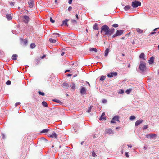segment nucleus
<instances>
[{
    "label": "nucleus",
    "mask_w": 159,
    "mask_h": 159,
    "mask_svg": "<svg viewBox=\"0 0 159 159\" xmlns=\"http://www.w3.org/2000/svg\"><path fill=\"white\" fill-rule=\"evenodd\" d=\"M50 20L51 22L52 23H53L55 22V21L52 19L51 17H50Z\"/></svg>",
    "instance_id": "37"
},
{
    "label": "nucleus",
    "mask_w": 159,
    "mask_h": 159,
    "mask_svg": "<svg viewBox=\"0 0 159 159\" xmlns=\"http://www.w3.org/2000/svg\"><path fill=\"white\" fill-rule=\"evenodd\" d=\"M45 55H43V56L41 57V59H43L45 57Z\"/></svg>",
    "instance_id": "58"
},
{
    "label": "nucleus",
    "mask_w": 159,
    "mask_h": 159,
    "mask_svg": "<svg viewBox=\"0 0 159 159\" xmlns=\"http://www.w3.org/2000/svg\"><path fill=\"white\" fill-rule=\"evenodd\" d=\"M53 101L55 102H56L57 103H59L60 102H61V101L60 100H58L56 99H54L53 100Z\"/></svg>",
    "instance_id": "39"
},
{
    "label": "nucleus",
    "mask_w": 159,
    "mask_h": 159,
    "mask_svg": "<svg viewBox=\"0 0 159 159\" xmlns=\"http://www.w3.org/2000/svg\"><path fill=\"white\" fill-rule=\"evenodd\" d=\"M130 33H129L128 34H126L125 35V36L122 37L121 38V39H123V40L125 39H126L127 38H126V37H127L129 36V35L130 34Z\"/></svg>",
    "instance_id": "23"
},
{
    "label": "nucleus",
    "mask_w": 159,
    "mask_h": 159,
    "mask_svg": "<svg viewBox=\"0 0 159 159\" xmlns=\"http://www.w3.org/2000/svg\"><path fill=\"white\" fill-rule=\"evenodd\" d=\"M69 20V19H66L65 20L62 21V24L61 25V26H68L67 22Z\"/></svg>",
    "instance_id": "12"
},
{
    "label": "nucleus",
    "mask_w": 159,
    "mask_h": 159,
    "mask_svg": "<svg viewBox=\"0 0 159 159\" xmlns=\"http://www.w3.org/2000/svg\"><path fill=\"white\" fill-rule=\"evenodd\" d=\"M139 6V2L137 0L133 1L131 3V6L134 8H136Z\"/></svg>",
    "instance_id": "3"
},
{
    "label": "nucleus",
    "mask_w": 159,
    "mask_h": 159,
    "mask_svg": "<svg viewBox=\"0 0 159 159\" xmlns=\"http://www.w3.org/2000/svg\"><path fill=\"white\" fill-rule=\"evenodd\" d=\"M105 114L104 112H103L102 115L101 116L100 119L99 120H106V117L105 116Z\"/></svg>",
    "instance_id": "14"
},
{
    "label": "nucleus",
    "mask_w": 159,
    "mask_h": 159,
    "mask_svg": "<svg viewBox=\"0 0 159 159\" xmlns=\"http://www.w3.org/2000/svg\"><path fill=\"white\" fill-rule=\"evenodd\" d=\"M49 41L51 43H55L56 41V40L55 39H54L52 38H50L49 39Z\"/></svg>",
    "instance_id": "25"
},
{
    "label": "nucleus",
    "mask_w": 159,
    "mask_h": 159,
    "mask_svg": "<svg viewBox=\"0 0 159 159\" xmlns=\"http://www.w3.org/2000/svg\"><path fill=\"white\" fill-rule=\"evenodd\" d=\"M131 91V89H127L126 91V93L127 94H129L130 93V92Z\"/></svg>",
    "instance_id": "36"
},
{
    "label": "nucleus",
    "mask_w": 159,
    "mask_h": 159,
    "mask_svg": "<svg viewBox=\"0 0 159 159\" xmlns=\"http://www.w3.org/2000/svg\"><path fill=\"white\" fill-rule=\"evenodd\" d=\"M36 45L35 43H31L30 45V47L31 48H34L35 47Z\"/></svg>",
    "instance_id": "30"
},
{
    "label": "nucleus",
    "mask_w": 159,
    "mask_h": 159,
    "mask_svg": "<svg viewBox=\"0 0 159 159\" xmlns=\"http://www.w3.org/2000/svg\"><path fill=\"white\" fill-rule=\"evenodd\" d=\"M71 22L72 23H77L76 21L75 20H71Z\"/></svg>",
    "instance_id": "43"
},
{
    "label": "nucleus",
    "mask_w": 159,
    "mask_h": 159,
    "mask_svg": "<svg viewBox=\"0 0 159 159\" xmlns=\"http://www.w3.org/2000/svg\"><path fill=\"white\" fill-rule=\"evenodd\" d=\"M121 93H124V91L123 90H121Z\"/></svg>",
    "instance_id": "63"
},
{
    "label": "nucleus",
    "mask_w": 159,
    "mask_h": 159,
    "mask_svg": "<svg viewBox=\"0 0 159 159\" xmlns=\"http://www.w3.org/2000/svg\"><path fill=\"white\" fill-rule=\"evenodd\" d=\"M101 33H104L103 34V35H107L108 36L110 35V29L108 26L107 25H104L102 26L101 28Z\"/></svg>",
    "instance_id": "1"
},
{
    "label": "nucleus",
    "mask_w": 159,
    "mask_h": 159,
    "mask_svg": "<svg viewBox=\"0 0 159 159\" xmlns=\"http://www.w3.org/2000/svg\"><path fill=\"white\" fill-rule=\"evenodd\" d=\"M92 107V106H91L90 107H89V109L88 110V112L89 113L90 112H91V110Z\"/></svg>",
    "instance_id": "44"
},
{
    "label": "nucleus",
    "mask_w": 159,
    "mask_h": 159,
    "mask_svg": "<svg viewBox=\"0 0 159 159\" xmlns=\"http://www.w3.org/2000/svg\"><path fill=\"white\" fill-rule=\"evenodd\" d=\"M139 125V120H138L135 123V125L136 126H137Z\"/></svg>",
    "instance_id": "40"
},
{
    "label": "nucleus",
    "mask_w": 159,
    "mask_h": 159,
    "mask_svg": "<svg viewBox=\"0 0 159 159\" xmlns=\"http://www.w3.org/2000/svg\"><path fill=\"white\" fill-rule=\"evenodd\" d=\"M93 29L95 30H98L99 29L98 27V24L97 23H95L93 26Z\"/></svg>",
    "instance_id": "17"
},
{
    "label": "nucleus",
    "mask_w": 159,
    "mask_h": 159,
    "mask_svg": "<svg viewBox=\"0 0 159 159\" xmlns=\"http://www.w3.org/2000/svg\"><path fill=\"white\" fill-rule=\"evenodd\" d=\"M146 69V64L144 62H141L140 64V70L142 72H143L145 71Z\"/></svg>",
    "instance_id": "2"
},
{
    "label": "nucleus",
    "mask_w": 159,
    "mask_h": 159,
    "mask_svg": "<svg viewBox=\"0 0 159 159\" xmlns=\"http://www.w3.org/2000/svg\"><path fill=\"white\" fill-rule=\"evenodd\" d=\"M1 136L3 139H5V135L3 133L2 134Z\"/></svg>",
    "instance_id": "48"
},
{
    "label": "nucleus",
    "mask_w": 159,
    "mask_h": 159,
    "mask_svg": "<svg viewBox=\"0 0 159 159\" xmlns=\"http://www.w3.org/2000/svg\"><path fill=\"white\" fill-rule=\"evenodd\" d=\"M144 57L145 55L143 53H142L140 54V58H141L143 59V60H145V59Z\"/></svg>",
    "instance_id": "16"
},
{
    "label": "nucleus",
    "mask_w": 159,
    "mask_h": 159,
    "mask_svg": "<svg viewBox=\"0 0 159 159\" xmlns=\"http://www.w3.org/2000/svg\"><path fill=\"white\" fill-rule=\"evenodd\" d=\"M15 2H10V4L11 6H13L14 5Z\"/></svg>",
    "instance_id": "45"
},
{
    "label": "nucleus",
    "mask_w": 159,
    "mask_h": 159,
    "mask_svg": "<svg viewBox=\"0 0 159 159\" xmlns=\"http://www.w3.org/2000/svg\"><path fill=\"white\" fill-rule=\"evenodd\" d=\"M75 84H73L72 86V87H71V89L74 90L75 89Z\"/></svg>",
    "instance_id": "38"
},
{
    "label": "nucleus",
    "mask_w": 159,
    "mask_h": 159,
    "mask_svg": "<svg viewBox=\"0 0 159 159\" xmlns=\"http://www.w3.org/2000/svg\"><path fill=\"white\" fill-rule=\"evenodd\" d=\"M105 76H102L100 79V80L101 81H102L103 80H104L105 79Z\"/></svg>",
    "instance_id": "33"
},
{
    "label": "nucleus",
    "mask_w": 159,
    "mask_h": 159,
    "mask_svg": "<svg viewBox=\"0 0 159 159\" xmlns=\"http://www.w3.org/2000/svg\"><path fill=\"white\" fill-rule=\"evenodd\" d=\"M63 85L64 87L66 88H68L69 86V85L67 83L65 82L63 84Z\"/></svg>",
    "instance_id": "22"
},
{
    "label": "nucleus",
    "mask_w": 159,
    "mask_h": 159,
    "mask_svg": "<svg viewBox=\"0 0 159 159\" xmlns=\"http://www.w3.org/2000/svg\"><path fill=\"white\" fill-rule=\"evenodd\" d=\"M49 130V129H44L42 130L41 132V133H47L48 131Z\"/></svg>",
    "instance_id": "32"
},
{
    "label": "nucleus",
    "mask_w": 159,
    "mask_h": 159,
    "mask_svg": "<svg viewBox=\"0 0 159 159\" xmlns=\"http://www.w3.org/2000/svg\"><path fill=\"white\" fill-rule=\"evenodd\" d=\"M119 117L118 116H115L112 118V120L111 121V122L112 123H115V121H119Z\"/></svg>",
    "instance_id": "7"
},
{
    "label": "nucleus",
    "mask_w": 159,
    "mask_h": 159,
    "mask_svg": "<svg viewBox=\"0 0 159 159\" xmlns=\"http://www.w3.org/2000/svg\"><path fill=\"white\" fill-rule=\"evenodd\" d=\"M143 32V30H140V33H142Z\"/></svg>",
    "instance_id": "55"
},
{
    "label": "nucleus",
    "mask_w": 159,
    "mask_h": 159,
    "mask_svg": "<svg viewBox=\"0 0 159 159\" xmlns=\"http://www.w3.org/2000/svg\"><path fill=\"white\" fill-rule=\"evenodd\" d=\"M107 102V100L105 99H103L102 100V102L104 103H106Z\"/></svg>",
    "instance_id": "50"
},
{
    "label": "nucleus",
    "mask_w": 159,
    "mask_h": 159,
    "mask_svg": "<svg viewBox=\"0 0 159 159\" xmlns=\"http://www.w3.org/2000/svg\"><path fill=\"white\" fill-rule=\"evenodd\" d=\"M123 30H117L116 33L112 36V37L114 38L115 37L121 35L123 34Z\"/></svg>",
    "instance_id": "5"
},
{
    "label": "nucleus",
    "mask_w": 159,
    "mask_h": 159,
    "mask_svg": "<svg viewBox=\"0 0 159 159\" xmlns=\"http://www.w3.org/2000/svg\"><path fill=\"white\" fill-rule=\"evenodd\" d=\"M131 8V6L130 5H126L124 7V9L125 11H127L129 10Z\"/></svg>",
    "instance_id": "18"
},
{
    "label": "nucleus",
    "mask_w": 159,
    "mask_h": 159,
    "mask_svg": "<svg viewBox=\"0 0 159 159\" xmlns=\"http://www.w3.org/2000/svg\"><path fill=\"white\" fill-rule=\"evenodd\" d=\"M38 93L39 95H41L42 96H44L45 95V94L44 93L40 91L38 92Z\"/></svg>",
    "instance_id": "35"
},
{
    "label": "nucleus",
    "mask_w": 159,
    "mask_h": 159,
    "mask_svg": "<svg viewBox=\"0 0 159 159\" xmlns=\"http://www.w3.org/2000/svg\"><path fill=\"white\" fill-rule=\"evenodd\" d=\"M90 51H94L95 52H97V49L94 48H90Z\"/></svg>",
    "instance_id": "28"
},
{
    "label": "nucleus",
    "mask_w": 159,
    "mask_h": 159,
    "mask_svg": "<svg viewBox=\"0 0 159 159\" xmlns=\"http://www.w3.org/2000/svg\"><path fill=\"white\" fill-rule=\"evenodd\" d=\"M17 54H13L12 56V59L13 60H15L17 59Z\"/></svg>",
    "instance_id": "24"
},
{
    "label": "nucleus",
    "mask_w": 159,
    "mask_h": 159,
    "mask_svg": "<svg viewBox=\"0 0 159 159\" xmlns=\"http://www.w3.org/2000/svg\"><path fill=\"white\" fill-rule=\"evenodd\" d=\"M64 54V52H62L61 53V56H63Z\"/></svg>",
    "instance_id": "62"
},
{
    "label": "nucleus",
    "mask_w": 159,
    "mask_h": 159,
    "mask_svg": "<svg viewBox=\"0 0 159 159\" xmlns=\"http://www.w3.org/2000/svg\"><path fill=\"white\" fill-rule=\"evenodd\" d=\"M135 119V117L134 116H131L129 117V119L131 120H133Z\"/></svg>",
    "instance_id": "34"
},
{
    "label": "nucleus",
    "mask_w": 159,
    "mask_h": 159,
    "mask_svg": "<svg viewBox=\"0 0 159 159\" xmlns=\"http://www.w3.org/2000/svg\"><path fill=\"white\" fill-rule=\"evenodd\" d=\"M92 155L93 157H95L96 156V154L94 151H93L92 153Z\"/></svg>",
    "instance_id": "46"
},
{
    "label": "nucleus",
    "mask_w": 159,
    "mask_h": 159,
    "mask_svg": "<svg viewBox=\"0 0 159 159\" xmlns=\"http://www.w3.org/2000/svg\"><path fill=\"white\" fill-rule=\"evenodd\" d=\"M23 18L24 19V21L25 23L27 24L29 21V17L26 15H24L23 16Z\"/></svg>",
    "instance_id": "10"
},
{
    "label": "nucleus",
    "mask_w": 159,
    "mask_h": 159,
    "mask_svg": "<svg viewBox=\"0 0 159 159\" xmlns=\"http://www.w3.org/2000/svg\"><path fill=\"white\" fill-rule=\"evenodd\" d=\"M125 156L127 157H129V155H128V152H125Z\"/></svg>",
    "instance_id": "53"
},
{
    "label": "nucleus",
    "mask_w": 159,
    "mask_h": 159,
    "mask_svg": "<svg viewBox=\"0 0 159 159\" xmlns=\"http://www.w3.org/2000/svg\"><path fill=\"white\" fill-rule=\"evenodd\" d=\"M11 81H10L9 80L7 81L6 83V84H7V85H9L11 84Z\"/></svg>",
    "instance_id": "41"
},
{
    "label": "nucleus",
    "mask_w": 159,
    "mask_h": 159,
    "mask_svg": "<svg viewBox=\"0 0 159 159\" xmlns=\"http://www.w3.org/2000/svg\"><path fill=\"white\" fill-rule=\"evenodd\" d=\"M72 0H69L68 1V3L69 4H70L72 3Z\"/></svg>",
    "instance_id": "54"
},
{
    "label": "nucleus",
    "mask_w": 159,
    "mask_h": 159,
    "mask_svg": "<svg viewBox=\"0 0 159 159\" xmlns=\"http://www.w3.org/2000/svg\"><path fill=\"white\" fill-rule=\"evenodd\" d=\"M20 104V103L19 102H17L15 104V106L16 107H17L18 105H19Z\"/></svg>",
    "instance_id": "51"
},
{
    "label": "nucleus",
    "mask_w": 159,
    "mask_h": 159,
    "mask_svg": "<svg viewBox=\"0 0 159 159\" xmlns=\"http://www.w3.org/2000/svg\"><path fill=\"white\" fill-rule=\"evenodd\" d=\"M109 52V48H107L105 51V56H107L108 55V53Z\"/></svg>",
    "instance_id": "20"
},
{
    "label": "nucleus",
    "mask_w": 159,
    "mask_h": 159,
    "mask_svg": "<svg viewBox=\"0 0 159 159\" xmlns=\"http://www.w3.org/2000/svg\"><path fill=\"white\" fill-rule=\"evenodd\" d=\"M40 139L43 141H45L46 140V139L44 137H42L40 138Z\"/></svg>",
    "instance_id": "52"
},
{
    "label": "nucleus",
    "mask_w": 159,
    "mask_h": 159,
    "mask_svg": "<svg viewBox=\"0 0 159 159\" xmlns=\"http://www.w3.org/2000/svg\"><path fill=\"white\" fill-rule=\"evenodd\" d=\"M146 136L148 138H153V137H156V134H148L146 135Z\"/></svg>",
    "instance_id": "11"
},
{
    "label": "nucleus",
    "mask_w": 159,
    "mask_h": 159,
    "mask_svg": "<svg viewBox=\"0 0 159 159\" xmlns=\"http://www.w3.org/2000/svg\"><path fill=\"white\" fill-rule=\"evenodd\" d=\"M72 9V7L71 6H70L68 8V10L69 11H70Z\"/></svg>",
    "instance_id": "49"
},
{
    "label": "nucleus",
    "mask_w": 159,
    "mask_h": 159,
    "mask_svg": "<svg viewBox=\"0 0 159 159\" xmlns=\"http://www.w3.org/2000/svg\"><path fill=\"white\" fill-rule=\"evenodd\" d=\"M71 75H72V74H68L67 75V76H70Z\"/></svg>",
    "instance_id": "61"
},
{
    "label": "nucleus",
    "mask_w": 159,
    "mask_h": 159,
    "mask_svg": "<svg viewBox=\"0 0 159 159\" xmlns=\"http://www.w3.org/2000/svg\"><path fill=\"white\" fill-rule=\"evenodd\" d=\"M80 93L82 94H84L86 93V89L84 87H82L80 90Z\"/></svg>",
    "instance_id": "13"
},
{
    "label": "nucleus",
    "mask_w": 159,
    "mask_h": 159,
    "mask_svg": "<svg viewBox=\"0 0 159 159\" xmlns=\"http://www.w3.org/2000/svg\"><path fill=\"white\" fill-rule=\"evenodd\" d=\"M53 34H56V35H58V36L60 35V34L59 33H54Z\"/></svg>",
    "instance_id": "57"
},
{
    "label": "nucleus",
    "mask_w": 159,
    "mask_h": 159,
    "mask_svg": "<svg viewBox=\"0 0 159 159\" xmlns=\"http://www.w3.org/2000/svg\"><path fill=\"white\" fill-rule=\"evenodd\" d=\"M23 44L24 45H26L27 44L28 41L26 39H25L24 40H23Z\"/></svg>",
    "instance_id": "29"
},
{
    "label": "nucleus",
    "mask_w": 159,
    "mask_h": 159,
    "mask_svg": "<svg viewBox=\"0 0 159 159\" xmlns=\"http://www.w3.org/2000/svg\"><path fill=\"white\" fill-rule=\"evenodd\" d=\"M76 18L78 20L79 19V17H78V15H77V14H76Z\"/></svg>",
    "instance_id": "59"
},
{
    "label": "nucleus",
    "mask_w": 159,
    "mask_h": 159,
    "mask_svg": "<svg viewBox=\"0 0 159 159\" xmlns=\"http://www.w3.org/2000/svg\"><path fill=\"white\" fill-rule=\"evenodd\" d=\"M118 73L116 72H113L111 73L110 74H108L107 75V76L108 77L111 78L112 77L114 76H116L117 75Z\"/></svg>",
    "instance_id": "6"
},
{
    "label": "nucleus",
    "mask_w": 159,
    "mask_h": 159,
    "mask_svg": "<svg viewBox=\"0 0 159 159\" xmlns=\"http://www.w3.org/2000/svg\"><path fill=\"white\" fill-rule=\"evenodd\" d=\"M147 148L146 147V146H144V148L145 149V150H146L147 149Z\"/></svg>",
    "instance_id": "64"
},
{
    "label": "nucleus",
    "mask_w": 159,
    "mask_h": 159,
    "mask_svg": "<svg viewBox=\"0 0 159 159\" xmlns=\"http://www.w3.org/2000/svg\"><path fill=\"white\" fill-rule=\"evenodd\" d=\"M115 30L114 28H112V29H111V30L110 29V36L112 34H113Z\"/></svg>",
    "instance_id": "26"
},
{
    "label": "nucleus",
    "mask_w": 159,
    "mask_h": 159,
    "mask_svg": "<svg viewBox=\"0 0 159 159\" xmlns=\"http://www.w3.org/2000/svg\"><path fill=\"white\" fill-rule=\"evenodd\" d=\"M6 18L9 20H11L12 19V16L11 14H7L6 16Z\"/></svg>",
    "instance_id": "19"
},
{
    "label": "nucleus",
    "mask_w": 159,
    "mask_h": 159,
    "mask_svg": "<svg viewBox=\"0 0 159 159\" xmlns=\"http://www.w3.org/2000/svg\"><path fill=\"white\" fill-rule=\"evenodd\" d=\"M118 25L117 24H114L112 26L114 27H118Z\"/></svg>",
    "instance_id": "42"
},
{
    "label": "nucleus",
    "mask_w": 159,
    "mask_h": 159,
    "mask_svg": "<svg viewBox=\"0 0 159 159\" xmlns=\"http://www.w3.org/2000/svg\"><path fill=\"white\" fill-rule=\"evenodd\" d=\"M42 104L43 106L45 107H47L48 106V104L47 103L44 101H43L42 102Z\"/></svg>",
    "instance_id": "27"
},
{
    "label": "nucleus",
    "mask_w": 159,
    "mask_h": 159,
    "mask_svg": "<svg viewBox=\"0 0 159 159\" xmlns=\"http://www.w3.org/2000/svg\"><path fill=\"white\" fill-rule=\"evenodd\" d=\"M148 126L147 125H145L144 126V127L143 128V129H146L147 128H148Z\"/></svg>",
    "instance_id": "47"
},
{
    "label": "nucleus",
    "mask_w": 159,
    "mask_h": 159,
    "mask_svg": "<svg viewBox=\"0 0 159 159\" xmlns=\"http://www.w3.org/2000/svg\"><path fill=\"white\" fill-rule=\"evenodd\" d=\"M154 62V58L153 57H151L149 61V63L150 64H152Z\"/></svg>",
    "instance_id": "21"
},
{
    "label": "nucleus",
    "mask_w": 159,
    "mask_h": 159,
    "mask_svg": "<svg viewBox=\"0 0 159 159\" xmlns=\"http://www.w3.org/2000/svg\"><path fill=\"white\" fill-rule=\"evenodd\" d=\"M71 40H69V42H75V37H73V39H71Z\"/></svg>",
    "instance_id": "31"
},
{
    "label": "nucleus",
    "mask_w": 159,
    "mask_h": 159,
    "mask_svg": "<svg viewBox=\"0 0 159 159\" xmlns=\"http://www.w3.org/2000/svg\"><path fill=\"white\" fill-rule=\"evenodd\" d=\"M54 146L56 148L58 147L60 148L61 147V146L60 145V143L59 141H57L55 143H54Z\"/></svg>",
    "instance_id": "15"
},
{
    "label": "nucleus",
    "mask_w": 159,
    "mask_h": 159,
    "mask_svg": "<svg viewBox=\"0 0 159 159\" xmlns=\"http://www.w3.org/2000/svg\"><path fill=\"white\" fill-rule=\"evenodd\" d=\"M48 135L50 137L55 138H57V134L54 131H52L51 133H49L48 134Z\"/></svg>",
    "instance_id": "4"
},
{
    "label": "nucleus",
    "mask_w": 159,
    "mask_h": 159,
    "mask_svg": "<svg viewBox=\"0 0 159 159\" xmlns=\"http://www.w3.org/2000/svg\"><path fill=\"white\" fill-rule=\"evenodd\" d=\"M70 71V70H66V71H65V73H66V72H69V71Z\"/></svg>",
    "instance_id": "60"
},
{
    "label": "nucleus",
    "mask_w": 159,
    "mask_h": 159,
    "mask_svg": "<svg viewBox=\"0 0 159 159\" xmlns=\"http://www.w3.org/2000/svg\"><path fill=\"white\" fill-rule=\"evenodd\" d=\"M155 33H156L155 32H152L150 34L151 35H152Z\"/></svg>",
    "instance_id": "56"
},
{
    "label": "nucleus",
    "mask_w": 159,
    "mask_h": 159,
    "mask_svg": "<svg viewBox=\"0 0 159 159\" xmlns=\"http://www.w3.org/2000/svg\"><path fill=\"white\" fill-rule=\"evenodd\" d=\"M105 133L106 134H112L113 133V132L111 129H106Z\"/></svg>",
    "instance_id": "8"
},
{
    "label": "nucleus",
    "mask_w": 159,
    "mask_h": 159,
    "mask_svg": "<svg viewBox=\"0 0 159 159\" xmlns=\"http://www.w3.org/2000/svg\"><path fill=\"white\" fill-rule=\"evenodd\" d=\"M29 6L30 8L33 7L34 4V2L33 0H30L28 2Z\"/></svg>",
    "instance_id": "9"
}]
</instances>
